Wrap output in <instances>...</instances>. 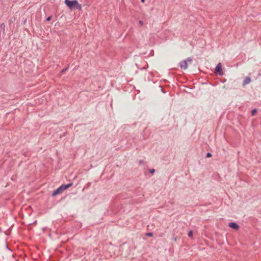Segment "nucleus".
<instances>
[{
	"instance_id": "13",
	"label": "nucleus",
	"mask_w": 261,
	"mask_h": 261,
	"mask_svg": "<svg viewBox=\"0 0 261 261\" xmlns=\"http://www.w3.org/2000/svg\"><path fill=\"white\" fill-rule=\"evenodd\" d=\"M188 61H189L190 62H192V59L191 58H189V59H188Z\"/></svg>"
},
{
	"instance_id": "14",
	"label": "nucleus",
	"mask_w": 261,
	"mask_h": 261,
	"mask_svg": "<svg viewBox=\"0 0 261 261\" xmlns=\"http://www.w3.org/2000/svg\"><path fill=\"white\" fill-rule=\"evenodd\" d=\"M139 23L142 25H143V21H139Z\"/></svg>"
},
{
	"instance_id": "5",
	"label": "nucleus",
	"mask_w": 261,
	"mask_h": 261,
	"mask_svg": "<svg viewBox=\"0 0 261 261\" xmlns=\"http://www.w3.org/2000/svg\"><path fill=\"white\" fill-rule=\"evenodd\" d=\"M228 226L235 229L237 230L239 228V226L236 223L230 222L228 224Z\"/></svg>"
},
{
	"instance_id": "7",
	"label": "nucleus",
	"mask_w": 261,
	"mask_h": 261,
	"mask_svg": "<svg viewBox=\"0 0 261 261\" xmlns=\"http://www.w3.org/2000/svg\"><path fill=\"white\" fill-rule=\"evenodd\" d=\"M193 231L191 230L188 233V236L189 237H192L193 236Z\"/></svg>"
},
{
	"instance_id": "12",
	"label": "nucleus",
	"mask_w": 261,
	"mask_h": 261,
	"mask_svg": "<svg viewBox=\"0 0 261 261\" xmlns=\"http://www.w3.org/2000/svg\"><path fill=\"white\" fill-rule=\"evenodd\" d=\"M51 17L50 16H49V17H47V18L46 19V20H47V21H49V20H50L51 19Z\"/></svg>"
},
{
	"instance_id": "2",
	"label": "nucleus",
	"mask_w": 261,
	"mask_h": 261,
	"mask_svg": "<svg viewBox=\"0 0 261 261\" xmlns=\"http://www.w3.org/2000/svg\"><path fill=\"white\" fill-rule=\"evenodd\" d=\"M72 185V183H70L69 184H67L66 185H63L61 186H60L59 188H58L56 191H55L53 194L52 195L53 196H55L58 194H60L62 193L64 190L67 189L69 187H71Z\"/></svg>"
},
{
	"instance_id": "6",
	"label": "nucleus",
	"mask_w": 261,
	"mask_h": 261,
	"mask_svg": "<svg viewBox=\"0 0 261 261\" xmlns=\"http://www.w3.org/2000/svg\"><path fill=\"white\" fill-rule=\"evenodd\" d=\"M251 82V79L250 77H246L244 81V82H243V85H247V84H248L249 83H250Z\"/></svg>"
},
{
	"instance_id": "16",
	"label": "nucleus",
	"mask_w": 261,
	"mask_h": 261,
	"mask_svg": "<svg viewBox=\"0 0 261 261\" xmlns=\"http://www.w3.org/2000/svg\"><path fill=\"white\" fill-rule=\"evenodd\" d=\"M141 2H142V3H144V2H145V0H141Z\"/></svg>"
},
{
	"instance_id": "11",
	"label": "nucleus",
	"mask_w": 261,
	"mask_h": 261,
	"mask_svg": "<svg viewBox=\"0 0 261 261\" xmlns=\"http://www.w3.org/2000/svg\"><path fill=\"white\" fill-rule=\"evenodd\" d=\"M154 171H155L154 169H152V170H150V173L152 174L154 172Z\"/></svg>"
},
{
	"instance_id": "3",
	"label": "nucleus",
	"mask_w": 261,
	"mask_h": 261,
	"mask_svg": "<svg viewBox=\"0 0 261 261\" xmlns=\"http://www.w3.org/2000/svg\"><path fill=\"white\" fill-rule=\"evenodd\" d=\"M180 67H181V68L183 69H187V68H188V63H187V61H186V60H184V61H182L180 63Z\"/></svg>"
},
{
	"instance_id": "1",
	"label": "nucleus",
	"mask_w": 261,
	"mask_h": 261,
	"mask_svg": "<svg viewBox=\"0 0 261 261\" xmlns=\"http://www.w3.org/2000/svg\"><path fill=\"white\" fill-rule=\"evenodd\" d=\"M65 3L70 9H72L73 8H76L78 10L82 9L81 6L79 4L78 2L76 0H65Z\"/></svg>"
},
{
	"instance_id": "15",
	"label": "nucleus",
	"mask_w": 261,
	"mask_h": 261,
	"mask_svg": "<svg viewBox=\"0 0 261 261\" xmlns=\"http://www.w3.org/2000/svg\"><path fill=\"white\" fill-rule=\"evenodd\" d=\"M66 70H67V69H64V70H63L62 71V72H63L65 71Z\"/></svg>"
},
{
	"instance_id": "9",
	"label": "nucleus",
	"mask_w": 261,
	"mask_h": 261,
	"mask_svg": "<svg viewBox=\"0 0 261 261\" xmlns=\"http://www.w3.org/2000/svg\"><path fill=\"white\" fill-rule=\"evenodd\" d=\"M212 156V154L210 153H207V154H206V157L207 158H210Z\"/></svg>"
},
{
	"instance_id": "4",
	"label": "nucleus",
	"mask_w": 261,
	"mask_h": 261,
	"mask_svg": "<svg viewBox=\"0 0 261 261\" xmlns=\"http://www.w3.org/2000/svg\"><path fill=\"white\" fill-rule=\"evenodd\" d=\"M222 65L220 63H218L215 68L216 72L219 74H222Z\"/></svg>"
},
{
	"instance_id": "10",
	"label": "nucleus",
	"mask_w": 261,
	"mask_h": 261,
	"mask_svg": "<svg viewBox=\"0 0 261 261\" xmlns=\"http://www.w3.org/2000/svg\"><path fill=\"white\" fill-rule=\"evenodd\" d=\"M147 236H148L149 237H152V233H151V232L148 233H147Z\"/></svg>"
},
{
	"instance_id": "8",
	"label": "nucleus",
	"mask_w": 261,
	"mask_h": 261,
	"mask_svg": "<svg viewBox=\"0 0 261 261\" xmlns=\"http://www.w3.org/2000/svg\"><path fill=\"white\" fill-rule=\"evenodd\" d=\"M256 113V110L254 109L252 111L251 114H252V115H254Z\"/></svg>"
}]
</instances>
